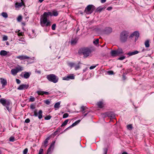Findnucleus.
I'll return each instance as SVG.
<instances>
[{"label": "nucleus", "mask_w": 154, "mask_h": 154, "mask_svg": "<svg viewBox=\"0 0 154 154\" xmlns=\"http://www.w3.org/2000/svg\"><path fill=\"white\" fill-rule=\"evenodd\" d=\"M79 53L82 54L84 58H86L90 55L91 51V50L88 48H83L80 49Z\"/></svg>", "instance_id": "obj_1"}, {"label": "nucleus", "mask_w": 154, "mask_h": 154, "mask_svg": "<svg viewBox=\"0 0 154 154\" xmlns=\"http://www.w3.org/2000/svg\"><path fill=\"white\" fill-rule=\"evenodd\" d=\"M128 33L126 31H123L120 34V40L122 43L125 42L127 40Z\"/></svg>", "instance_id": "obj_2"}, {"label": "nucleus", "mask_w": 154, "mask_h": 154, "mask_svg": "<svg viewBox=\"0 0 154 154\" xmlns=\"http://www.w3.org/2000/svg\"><path fill=\"white\" fill-rule=\"evenodd\" d=\"M0 103L4 106L6 107L7 109L9 111L10 109L9 107L11 104V101L8 100H6L3 98L0 99Z\"/></svg>", "instance_id": "obj_3"}, {"label": "nucleus", "mask_w": 154, "mask_h": 154, "mask_svg": "<svg viewBox=\"0 0 154 154\" xmlns=\"http://www.w3.org/2000/svg\"><path fill=\"white\" fill-rule=\"evenodd\" d=\"M23 67L18 65L14 68L11 69V73L13 76H15L19 72L23 71Z\"/></svg>", "instance_id": "obj_4"}, {"label": "nucleus", "mask_w": 154, "mask_h": 154, "mask_svg": "<svg viewBox=\"0 0 154 154\" xmlns=\"http://www.w3.org/2000/svg\"><path fill=\"white\" fill-rule=\"evenodd\" d=\"M46 78L49 81L52 82L54 83L57 82L58 80V78L54 74L48 75Z\"/></svg>", "instance_id": "obj_5"}, {"label": "nucleus", "mask_w": 154, "mask_h": 154, "mask_svg": "<svg viewBox=\"0 0 154 154\" xmlns=\"http://www.w3.org/2000/svg\"><path fill=\"white\" fill-rule=\"evenodd\" d=\"M95 9V7L93 5H89L85 8V12L87 14H90L93 12Z\"/></svg>", "instance_id": "obj_6"}, {"label": "nucleus", "mask_w": 154, "mask_h": 154, "mask_svg": "<svg viewBox=\"0 0 154 154\" xmlns=\"http://www.w3.org/2000/svg\"><path fill=\"white\" fill-rule=\"evenodd\" d=\"M40 24L42 27L49 26L51 25V23L49 20H40Z\"/></svg>", "instance_id": "obj_7"}, {"label": "nucleus", "mask_w": 154, "mask_h": 154, "mask_svg": "<svg viewBox=\"0 0 154 154\" xmlns=\"http://www.w3.org/2000/svg\"><path fill=\"white\" fill-rule=\"evenodd\" d=\"M37 110L35 109L33 112L34 114L33 116L35 117L38 116V118L39 119H41L42 117V110H39L38 112H37Z\"/></svg>", "instance_id": "obj_8"}, {"label": "nucleus", "mask_w": 154, "mask_h": 154, "mask_svg": "<svg viewBox=\"0 0 154 154\" xmlns=\"http://www.w3.org/2000/svg\"><path fill=\"white\" fill-rule=\"evenodd\" d=\"M75 79L74 75L72 74H70L68 75L67 76H65L63 78V79L65 80H69L71 79Z\"/></svg>", "instance_id": "obj_9"}, {"label": "nucleus", "mask_w": 154, "mask_h": 154, "mask_svg": "<svg viewBox=\"0 0 154 154\" xmlns=\"http://www.w3.org/2000/svg\"><path fill=\"white\" fill-rule=\"evenodd\" d=\"M50 15H51V12H45L42 15V18L41 19H47V18Z\"/></svg>", "instance_id": "obj_10"}, {"label": "nucleus", "mask_w": 154, "mask_h": 154, "mask_svg": "<svg viewBox=\"0 0 154 154\" xmlns=\"http://www.w3.org/2000/svg\"><path fill=\"white\" fill-rule=\"evenodd\" d=\"M29 86L28 85H21L17 88V89L21 90L23 89H26L28 88Z\"/></svg>", "instance_id": "obj_11"}, {"label": "nucleus", "mask_w": 154, "mask_h": 154, "mask_svg": "<svg viewBox=\"0 0 154 154\" xmlns=\"http://www.w3.org/2000/svg\"><path fill=\"white\" fill-rule=\"evenodd\" d=\"M16 58L20 60H24L25 59H28L29 58V57L26 55H21L17 56Z\"/></svg>", "instance_id": "obj_12"}, {"label": "nucleus", "mask_w": 154, "mask_h": 154, "mask_svg": "<svg viewBox=\"0 0 154 154\" xmlns=\"http://www.w3.org/2000/svg\"><path fill=\"white\" fill-rule=\"evenodd\" d=\"M134 36L136 37L135 39H137L139 36V33L138 32L135 31L132 33L130 35V37H133Z\"/></svg>", "instance_id": "obj_13"}, {"label": "nucleus", "mask_w": 154, "mask_h": 154, "mask_svg": "<svg viewBox=\"0 0 154 154\" xmlns=\"http://www.w3.org/2000/svg\"><path fill=\"white\" fill-rule=\"evenodd\" d=\"M0 80H1V83L2 85V87L5 86L7 85V82L6 79L1 78Z\"/></svg>", "instance_id": "obj_14"}, {"label": "nucleus", "mask_w": 154, "mask_h": 154, "mask_svg": "<svg viewBox=\"0 0 154 154\" xmlns=\"http://www.w3.org/2000/svg\"><path fill=\"white\" fill-rule=\"evenodd\" d=\"M55 143V142H53V143L51 144L50 147L48 149V153H50L51 152V151L54 148V143Z\"/></svg>", "instance_id": "obj_15"}, {"label": "nucleus", "mask_w": 154, "mask_h": 154, "mask_svg": "<svg viewBox=\"0 0 154 154\" xmlns=\"http://www.w3.org/2000/svg\"><path fill=\"white\" fill-rule=\"evenodd\" d=\"M104 32L106 34H109L112 32V29L109 27H106L105 29Z\"/></svg>", "instance_id": "obj_16"}, {"label": "nucleus", "mask_w": 154, "mask_h": 154, "mask_svg": "<svg viewBox=\"0 0 154 154\" xmlns=\"http://www.w3.org/2000/svg\"><path fill=\"white\" fill-rule=\"evenodd\" d=\"M139 53V51H133L129 52L127 54L129 56H130L137 54H138Z\"/></svg>", "instance_id": "obj_17"}, {"label": "nucleus", "mask_w": 154, "mask_h": 154, "mask_svg": "<svg viewBox=\"0 0 154 154\" xmlns=\"http://www.w3.org/2000/svg\"><path fill=\"white\" fill-rule=\"evenodd\" d=\"M37 93L38 95H43L44 94L48 95L49 94V93L47 91H37Z\"/></svg>", "instance_id": "obj_18"}, {"label": "nucleus", "mask_w": 154, "mask_h": 154, "mask_svg": "<svg viewBox=\"0 0 154 154\" xmlns=\"http://www.w3.org/2000/svg\"><path fill=\"white\" fill-rule=\"evenodd\" d=\"M110 54L113 57H116L118 55L116 50H112Z\"/></svg>", "instance_id": "obj_19"}, {"label": "nucleus", "mask_w": 154, "mask_h": 154, "mask_svg": "<svg viewBox=\"0 0 154 154\" xmlns=\"http://www.w3.org/2000/svg\"><path fill=\"white\" fill-rule=\"evenodd\" d=\"M106 8V7L105 6H104L103 7L100 6L97 9L96 11L100 12L103 10L105 9Z\"/></svg>", "instance_id": "obj_20"}, {"label": "nucleus", "mask_w": 154, "mask_h": 154, "mask_svg": "<svg viewBox=\"0 0 154 154\" xmlns=\"http://www.w3.org/2000/svg\"><path fill=\"white\" fill-rule=\"evenodd\" d=\"M97 105L98 107L101 108L103 107L104 106V104L103 103L102 101L98 102L97 103Z\"/></svg>", "instance_id": "obj_21"}, {"label": "nucleus", "mask_w": 154, "mask_h": 154, "mask_svg": "<svg viewBox=\"0 0 154 154\" xmlns=\"http://www.w3.org/2000/svg\"><path fill=\"white\" fill-rule=\"evenodd\" d=\"M23 75V77L25 79H27L29 77L30 75V73L27 72H24Z\"/></svg>", "instance_id": "obj_22"}, {"label": "nucleus", "mask_w": 154, "mask_h": 154, "mask_svg": "<svg viewBox=\"0 0 154 154\" xmlns=\"http://www.w3.org/2000/svg\"><path fill=\"white\" fill-rule=\"evenodd\" d=\"M24 5L23 2H21L20 3L17 2L15 4V7L16 8H19L22 6Z\"/></svg>", "instance_id": "obj_23"}, {"label": "nucleus", "mask_w": 154, "mask_h": 154, "mask_svg": "<svg viewBox=\"0 0 154 154\" xmlns=\"http://www.w3.org/2000/svg\"><path fill=\"white\" fill-rule=\"evenodd\" d=\"M36 34L33 30H32L31 34L29 35L30 38H33L35 36Z\"/></svg>", "instance_id": "obj_24"}, {"label": "nucleus", "mask_w": 154, "mask_h": 154, "mask_svg": "<svg viewBox=\"0 0 154 154\" xmlns=\"http://www.w3.org/2000/svg\"><path fill=\"white\" fill-rule=\"evenodd\" d=\"M78 41V39L76 38L72 39L71 41V44L72 45L75 44Z\"/></svg>", "instance_id": "obj_25"}, {"label": "nucleus", "mask_w": 154, "mask_h": 154, "mask_svg": "<svg viewBox=\"0 0 154 154\" xmlns=\"http://www.w3.org/2000/svg\"><path fill=\"white\" fill-rule=\"evenodd\" d=\"M8 52L5 50H2L0 52V55L5 56L7 55Z\"/></svg>", "instance_id": "obj_26"}, {"label": "nucleus", "mask_w": 154, "mask_h": 154, "mask_svg": "<svg viewBox=\"0 0 154 154\" xmlns=\"http://www.w3.org/2000/svg\"><path fill=\"white\" fill-rule=\"evenodd\" d=\"M49 138L48 137L46 138L45 140L44 143V145L45 147H46L47 146L48 144V140H49Z\"/></svg>", "instance_id": "obj_27"}, {"label": "nucleus", "mask_w": 154, "mask_h": 154, "mask_svg": "<svg viewBox=\"0 0 154 154\" xmlns=\"http://www.w3.org/2000/svg\"><path fill=\"white\" fill-rule=\"evenodd\" d=\"M118 55L123 54L122 50L121 48H119L116 50Z\"/></svg>", "instance_id": "obj_28"}, {"label": "nucleus", "mask_w": 154, "mask_h": 154, "mask_svg": "<svg viewBox=\"0 0 154 154\" xmlns=\"http://www.w3.org/2000/svg\"><path fill=\"white\" fill-rule=\"evenodd\" d=\"M149 40H147L145 42L144 44L146 47L148 48L149 46Z\"/></svg>", "instance_id": "obj_29"}, {"label": "nucleus", "mask_w": 154, "mask_h": 154, "mask_svg": "<svg viewBox=\"0 0 154 154\" xmlns=\"http://www.w3.org/2000/svg\"><path fill=\"white\" fill-rule=\"evenodd\" d=\"M60 102H58L55 104L54 107L58 109L60 106Z\"/></svg>", "instance_id": "obj_30"}, {"label": "nucleus", "mask_w": 154, "mask_h": 154, "mask_svg": "<svg viewBox=\"0 0 154 154\" xmlns=\"http://www.w3.org/2000/svg\"><path fill=\"white\" fill-rule=\"evenodd\" d=\"M51 15H50V16H57L58 15L57 12L56 11H53L52 12H51Z\"/></svg>", "instance_id": "obj_31"}, {"label": "nucleus", "mask_w": 154, "mask_h": 154, "mask_svg": "<svg viewBox=\"0 0 154 154\" xmlns=\"http://www.w3.org/2000/svg\"><path fill=\"white\" fill-rule=\"evenodd\" d=\"M1 15L5 18H7L8 17L7 13L5 12H2L1 14Z\"/></svg>", "instance_id": "obj_32"}, {"label": "nucleus", "mask_w": 154, "mask_h": 154, "mask_svg": "<svg viewBox=\"0 0 154 154\" xmlns=\"http://www.w3.org/2000/svg\"><path fill=\"white\" fill-rule=\"evenodd\" d=\"M69 121L68 119H66L65 120L64 122L61 125V126L63 127L65 125H66L67 123Z\"/></svg>", "instance_id": "obj_33"}, {"label": "nucleus", "mask_w": 154, "mask_h": 154, "mask_svg": "<svg viewBox=\"0 0 154 154\" xmlns=\"http://www.w3.org/2000/svg\"><path fill=\"white\" fill-rule=\"evenodd\" d=\"M44 103L47 105H49L50 103V102L48 100H46L44 101Z\"/></svg>", "instance_id": "obj_34"}, {"label": "nucleus", "mask_w": 154, "mask_h": 154, "mask_svg": "<svg viewBox=\"0 0 154 154\" xmlns=\"http://www.w3.org/2000/svg\"><path fill=\"white\" fill-rule=\"evenodd\" d=\"M35 100V98L34 97H31L30 98H29V101L30 102H33Z\"/></svg>", "instance_id": "obj_35"}, {"label": "nucleus", "mask_w": 154, "mask_h": 154, "mask_svg": "<svg viewBox=\"0 0 154 154\" xmlns=\"http://www.w3.org/2000/svg\"><path fill=\"white\" fill-rule=\"evenodd\" d=\"M98 65V64H97L96 65H93V66H91L90 67L89 69H94V68H95L96 67V66Z\"/></svg>", "instance_id": "obj_36"}, {"label": "nucleus", "mask_w": 154, "mask_h": 154, "mask_svg": "<svg viewBox=\"0 0 154 154\" xmlns=\"http://www.w3.org/2000/svg\"><path fill=\"white\" fill-rule=\"evenodd\" d=\"M75 69L77 70L80 68V66L79 64L74 66Z\"/></svg>", "instance_id": "obj_37"}, {"label": "nucleus", "mask_w": 154, "mask_h": 154, "mask_svg": "<svg viewBox=\"0 0 154 154\" xmlns=\"http://www.w3.org/2000/svg\"><path fill=\"white\" fill-rule=\"evenodd\" d=\"M56 25L55 24H54L52 26L51 28L53 30H55L56 29Z\"/></svg>", "instance_id": "obj_38"}, {"label": "nucleus", "mask_w": 154, "mask_h": 154, "mask_svg": "<svg viewBox=\"0 0 154 154\" xmlns=\"http://www.w3.org/2000/svg\"><path fill=\"white\" fill-rule=\"evenodd\" d=\"M69 116V115L67 113L64 114L63 115V118H65L68 117Z\"/></svg>", "instance_id": "obj_39"}, {"label": "nucleus", "mask_w": 154, "mask_h": 154, "mask_svg": "<svg viewBox=\"0 0 154 154\" xmlns=\"http://www.w3.org/2000/svg\"><path fill=\"white\" fill-rule=\"evenodd\" d=\"M8 37L6 35H4L3 37V40L4 41H6L8 39Z\"/></svg>", "instance_id": "obj_40"}, {"label": "nucleus", "mask_w": 154, "mask_h": 154, "mask_svg": "<svg viewBox=\"0 0 154 154\" xmlns=\"http://www.w3.org/2000/svg\"><path fill=\"white\" fill-rule=\"evenodd\" d=\"M98 42H99V39H96V40H95V41H94L93 42L94 43L95 45L97 44L98 43Z\"/></svg>", "instance_id": "obj_41"}, {"label": "nucleus", "mask_w": 154, "mask_h": 154, "mask_svg": "<svg viewBox=\"0 0 154 154\" xmlns=\"http://www.w3.org/2000/svg\"><path fill=\"white\" fill-rule=\"evenodd\" d=\"M68 65L71 67L74 66V63H68Z\"/></svg>", "instance_id": "obj_42"}, {"label": "nucleus", "mask_w": 154, "mask_h": 154, "mask_svg": "<svg viewBox=\"0 0 154 154\" xmlns=\"http://www.w3.org/2000/svg\"><path fill=\"white\" fill-rule=\"evenodd\" d=\"M9 140L11 141H14L15 140L14 137H11L9 138Z\"/></svg>", "instance_id": "obj_43"}, {"label": "nucleus", "mask_w": 154, "mask_h": 154, "mask_svg": "<svg viewBox=\"0 0 154 154\" xmlns=\"http://www.w3.org/2000/svg\"><path fill=\"white\" fill-rule=\"evenodd\" d=\"M127 127L128 129H131L132 128V126L131 125H127Z\"/></svg>", "instance_id": "obj_44"}, {"label": "nucleus", "mask_w": 154, "mask_h": 154, "mask_svg": "<svg viewBox=\"0 0 154 154\" xmlns=\"http://www.w3.org/2000/svg\"><path fill=\"white\" fill-rule=\"evenodd\" d=\"M125 57L124 56H122L118 58V59L120 60H122L125 59Z\"/></svg>", "instance_id": "obj_45"}, {"label": "nucleus", "mask_w": 154, "mask_h": 154, "mask_svg": "<svg viewBox=\"0 0 154 154\" xmlns=\"http://www.w3.org/2000/svg\"><path fill=\"white\" fill-rule=\"evenodd\" d=\"M28 149L26 148L23 151V154H27L28 152Z\"/></svg>", "instance_id": "obj_46"}, {"label": "nucleus", "mask_w": 154, "mask_h": 154, "mask_svg": "<svg viewBox=\"0 0 154 154\" xmlns=\"http://www.w3.org/2000/svg\"><path fill=\"white\" fill-rule=\"evenodd\" d=\"M77 124V123H76V122H74V123H73L70 126H69L68 128H71L72 127L74 126H75Z\"/></svg>", "instance_id": "obj_47"}, {"label": "nucleus", "mask_w": 154, "mask_h": 154, "mask_svg": "<svg viewBox=\"0 0 154 154\" xmlns=\"http://www.w3.org/2000/svg\"><path fill=\"white\" fill-rule=\"evenodd\" d=\"M43 150L42 149H40L39 150L38 154H42Z\"/></svg>", "instance_id": "obj_48"}, {"label": "nucleus", "mask_w": 154, "mask_h": 154, "mask_svg": "<svg viewBox=\"0 0 154 154\" xmlns=\"http://www.w3.org/2000/svg\"><path fill=\"white\" fill-rule=\"evenodd\" d=\"M51 118V117L50 116H46L45 119L46 120H49Z\"/></svg>", "instance_id": "obj_49"}, {"label": "nucleus", "mask_w": 154, "mask_h": 154, "mask_svg": "<svg viewBox=\"0 0 154 154\" xmlns=\"http://www.w3.org/2000/svg\"><path fill=\"white\" fill-rule=\"evenodd\" d=\"M17 35L18 36H23V32H20L17 33Z\"/></svg>", "instance_id": "obj_50"}, {"label": "nucleus", "mask_w": 154, "mask_h": 154, "mask_svg": "<svg viewBox=\"0 0 154 154\" xmlns=\"http://www.w3.org/2000/svg\"><path fill=\"white\" fill-rule=\"evenodd\" d=\"M16 82H17V84H19L21 82L19 79H16Z\"/></svg>", "instance_id": "obj_51"}, {"label": "nucleus", "mask_w": 154, "mask_h": 154, "mask_svg": "<svg viewBox=\"0 0 154 154\" xmlns=\"http://www.w3.org/2000/svg\"><path fill=\"white\" fill-rule=\"evenodd\" d=\"M30 120L29 119H26L25 120V122L26 123H28L30 122Z\"/></svg>", "instance_id": "obj_52"}, {"label": "nucleus", "mask_w": 154, "mask_h": 154, "mask_svg": "<svg viewBox=\"0 0 154 154\" xmlns=\"http://www.w3.org/2000/svg\"><path fill=\"white\" fill-rule=\"evenodd\" d=\"M108 73L109 75H112L113 74V72L112 71H109L108 72Z\"/></svg>", "instance_id": "obj_53"}, {"label": "nucleus", "mask_w": 154, "mask_h": 154, "mask_svg": "<svg viewBox=\"0 0 154 154\" xmlns=\"http://www.w3.org/2000/svg\"><path fill=\"white\" fill-rule=\"evenodd\" d=\"M35 72L38 74H40L41 73V71L40 70H36L35 71Z\"/></svg>", "instance_id": "obj_54"}, {"label": "nucleus", "mask_w": 154, "mask_h": 154, "mask_svg": "<svg viewBox=\"0 0 154 154\" xmlns=\"http://www.w3.org/2000/svg\"><path fill=\"white\" fill-rule=\"evenodd\" d=\"M81 109H82V111H83L85 109V107L84 106H82L81 107Z\"/></svg>", "instance_id": "obj_55"}, {"label": "nucleus", "mask_w": 154, "mask_h": 154, "mask_svg": "<svg viewBox=\"0 0 154 154\" xmlns=\"http://www.w3.org/2000/svg\"><path fill=\"white\" fill-rule=\"evenodd\" d=\"M112 9V8L111 7H109L107 8V10L108 11L111 10Z\"/></svg>", "instance_id": "obj_56"}, {"label": "nucleus", "mask_w": 154, "mask_h": 154, "mask_svg": "<svg viewBox=\"0 0 154 154\" xmlns=\"http://www.w3.org/2000/svg\"><path fill=\"white\" fill-rule=\"evenodd\" d=\"M22 17L21 15H20L18 16L17 19H22Z\"/></svg>", "instance_id": "obj_57"}, {"label": "nucleus", "mask_w": 154, "mask_h": 154, "mask_svg": "<svg viewBox=\"0 0 154 154\" xmlns=\"http://www.w3.org/2000/svg\"><path fill=\"white\" fill-rule=\"evenodd\" d=\"M107 149H104V154H106L107 153Z\"/></svg>", "instance_id": "obj_58"}, {"label": "nucleus", "mask_w": 154, "mask_h": 154, "mask_svg": "<svg viewBox=\"0 0 154 154\" xmlns=\"http://www.w3.org/2000/svg\"><path fill=\"white\" fill-rule=\"evenodd\" d=\"M30 107L31 109H34L35 108L34 106L33 105H31L30 106Z\"/></svg>", "instance_id": "obj_59"}, {"label": "nucleus", "mask_w": 154, "mask_h": 154, "mask_svg": "<svg viewBox=\"0 0 154 154\" xmlns=\"http://www.w3.org/2000/svg\"><path fill=\"white\" fill-rule=\"evenodd\" d=\"M106 0H101V2L102 3H104L106 2Z\"/></svg>", "instance_id": "obj_60"}, {"label": "nucleus", "mask_w": 154, "mask_h": 154, "mask_svg": "<svg viewBox=\"0 0 154 154\" xmlns=\"http://www.w3.org/2000/svg\"><path fill=\"white\" fill-rule=\"evenodd\" d=\"M21 23V24L24 26H25V23Z\"/></svg>", "instance_id": "obj_61"}, {"label": "nucleus", "mask_w": 154, "mask_h": 154, "mask_svg": "<svg viewBox=\"0 0 154 154\" xmlns=\"http://www.w3.org/2000/svg\"><path fill=\"white\" fill-rule=\"evenodd\" d=\"M80 120H79L78 121H76V122L77 124H78L80 122Z\"/></svg>", "instance_id": "obj_62"}, {"label": "nucleus", "mask_w": 154, "mask_h": 154, "mask_svg": "<svg viewBox=\"0 0 154 154\" xmlns=\"http://www.w3.org/2000/svg\"><path fill=\"white\" fill-rule=\"evenodd\" d=\"M22 39V38H21V39H19L18 40H19V41H22V42H25V41H24V40H22L21 39Z\"/></svg>", "instance_id": "obj_63"}, {"label": "nucleus", "mask_w": 154, "mask_h": 154, "mask_svg": "<svg viewBox=\"0 0 154 154\" xmlns=\"http://www.w3.org/2000/svg\"><path fill=\"white\" fill-rule=\"evenodd\" d=\"M122 154H127V153L126 152H124Z\"/></svg>", "instance_id": "obj_64"}]
</instances>
